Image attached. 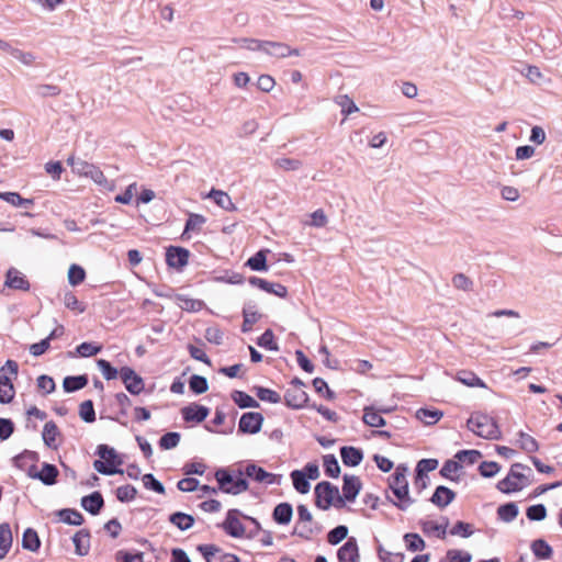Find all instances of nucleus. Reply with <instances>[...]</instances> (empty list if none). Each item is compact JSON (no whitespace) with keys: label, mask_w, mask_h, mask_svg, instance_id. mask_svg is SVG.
I'll return each mask as SVG.
<instances>
[{"label":"nucleus","mask_w":562,"mask_h":562,"mask_svg":"<svg viewBox=\"0 0 562 562\" xmlns=\"http://www.w3.org/2000/svg\"><path fill=\"white\" fill-rule=\"evenodd\" d=\"M220 490L228 494H239L248 488V483L241 476H233L225 470L215 473Z\"/></svg>","instance_id":"6e6552de"},{"label":"nucleus","mask_w":562,"mask_h":562,"mask_svg":"<svg viewBox=\"0 0 562 562\" xmlns=\"http://www.w3.org/2000/svg\"><path fill=\"white\" fill-rule=\"evenodd\" d=\"M518 441L520 448L528 453H533L539 449L537 440L524 431L518 432Z\"/></svg>","instance_id":"ea45409f"},{"label":"nucleus","mask_w":562,"mask_h":562,"mask_svg":"<svg viewBox=\"0 0 562 562\" xmlns=\"http://www.w3.org/2000/svg\"><path fill=\"white\" fill-rule=\"evenodd\" d=\"M257 344L267 349L277 351L279 349L276 340H274V334L271 329H267L257 340Z\"/></svg>","instance_id":"603ef678"},{"label":"nucleus","mask_w":562,"mask_h":562,"mask_svg":"<svg viewBox=\"0 0 562 562\" xmlns=\"http://www.w3.org/2000/svg\"><path fill=\"white\" fill-rule=\"evenodd\" d=\"M190 390L195 394H202L207 391V381L204 376L201 375H192L189 381Z\"/></svg>","instance_id":"6e6d98bb"},{"label":"nucleus","mask_w":562,"mask_h":562,"mask_svg":"<svg viewBox=\"0 0 562 562\" xmlns=\"http://www.w3.org/2000/svg\"><path fill=\"white\" fill-rule=\"evenodd\" d=\"M293 516V509L289 503L278 504L272 513L273 520L279 525H288Z\"/></svg>","instance_id":"4be33fe9"},{"label":"nucleus","mask_w":562,"mask_h":562,"mask_svg":"<svg viewBox=\"0 0 562 562\" xmlns=\"http://www.w3.org/2000/svg\"><path fill=\"white\" fill-rule=\"evenodd\" d=\"M249 42L251 44H256L258 49L263 50L268 55H271L277 58H285L292 55H300V52L297 49L291 48L289 45L284 43L259 40H250Z\"/></svg>","instance_id":"1a4fd4ad"},{"label":"nucleus","mask_w":562,"mask_h":562,"mask_svg":"<svg viewBox=\"0 0 562 562\" xmlns=\"http://www.w3.org/2000/svg\"><path fill=\"white\" fill-rule=\"evenodd\" d=\"M246 475L259 483H276V475L273 473H269L256 464H250L246 468Z\"/></svg>","instance_id":"aec40b11"},{"label":"nucleus","mask_w":562,"mask_h":562,"mask_svg":"<svg viewBox=\"0 0 562 562\" xmlns=\"http://www.w3.org/2000/svg\"><path fill=\"white\" fill-rule=\"evenodd\" d=\"M169 521L178 529L184 531L190 529L194 524V518L191 515L177 512L170 515Z\"/></svg>","instance_id":"7c9ffc66"},{"label":"nucleus","mask_w":562,"mask_h":562,"mask_svg":"<svg viewBox=\"0 0 562 562\" xmlns=\"http://www.w3.org/2000/svg\"><path fill=\"white\" fill-rule=\"evenodd\" d=\"M315 503L322 509H327L331 505L339 506L344 504L342 497L336 486L329 482H321L315 487Z\"/></svg>","instance_id":"0eeeda50"},{"label":"nucleus","mask_w":562,"mask_h":562,"mask_svg":"<svg viewBox=\"0 0 562 562\" xmlns=\"http://www.w3.org/2000/svg\"><path fill=\"white\" fill-rule=\"evenodd\" d=\"M255 391H256V395L258 396V398L260 401L272 403V404H277V403L281 402V395L271 389L257 386V387H255Z\"/></svg>","instance_id":"79ce46f5"},{"label":"nucleus","mask_w":562,"mask_h":562,"mask_svg":"<svg viewBox=\"0 0 562 562\" xmlns=\"http://www.w3.org/2000/svg\"><path fill=\"white\" fill-rule=\"evenodd\" d=\"M404 542L407 550L412 552L420 551L425 548V541L417 533H406L404 536Z\"/></svg>","instance_id":"c03bdc74"},{"label":"nucleus","mask_w":562,"mask_h":562,"mask_svg":"<svg viewBox=\"0 0 562 562\" xmlns=\"http://www.w3.org/2000/svg\"><path fill=\"white\" fill-rule=\"evenodd\" d=\"M120 378L131 394L137 395L144 390L143 379L132 368L122 367Z\"/></svg>","instance_id":"9b49d317"},{"label":"nucleus","mask_w":562,"mask_h":562,"mask_svg":"<svg viewBox=\"0 0 562 562\" xmlns=\"http://www.w3.org/2000/svg\"><path fill=\"white\" fill-rule=\"evenodd\" d=\"M273 165L284 171H294L301 168L302 161L299 159L282 157L276 159Z\"/></svg>","instance_id":"8fccbe9b"},{"label":"nucleus","mask_w":562,"mask_h":562,"mask_svg":"<svg viewBox=\"0 0 562 562\" xmlns=\"http://www.w3.org/2000/svg\"><path fill=\"white\" fill-rule=\"evenodd\" d=\"M245 515L238 509H229L226 514L225 519L220 527L233 538H255V532H247L245 525L241 521Z\"/></svg>","instance_id":"423d86ee"},{"label":"nucleus","mask_w":562,"mask_h":562,"mask_svg":"<svg viewBox=\"0 0 562 562\" xmlns=\"http://www.w3.org/2000/svg\"><path fill=\"white\" fill-rule=\"evenodd\" d=\"M247 265L255 271L267 270L265 251L260 250L255 256L250 257Z\"/></svg>","instance_id":"13d9d810"},{"label":"nucleus","mask_w":562,"mask_h":562,"mask_svg":"<svg viewBox=\"0 0 562 562\" xmlns=\"http://www.w3.org/2000/svg\"><path fill=\"white\" fill-rule=\"evenodd\" d=\"M482 457L481 452L477 450H462L456 454V458L461 462H467L469 464H474Z\"/></svg>","instance_id":"0e129e2a"},{"label":"nucleus","mask_w":562,"mask_h":562,"mask_svg":"<svg viewBox=\"0 0 562 562\" xmlns=\"http://www.w3.org/2000/svg\"><path fill=\"white\" fill-rule=\"evenodd\" d=\"M186 422L201 423L209 416V408L202 405L191 404L181 409Z\"/></svg>","instance_id":"f3484780"},{"label":"nucleus","mask_w":562,"mask_h":562,"mask_svg":"<svg viewBox=\"0 0 562 562\" xmlns=\"http://www.w3.org/2000/svg\"><path fill=\"white\" fill-rule=\"evenodd\" d=\"M452 284L456 289L463 290V291H470L472 289L473 282L464 273H457L452 278Z\"/></svg>","instance_id":"774afa93"},{"label":"nucleus","mask_w":562,"mask_h":562,"mask_svg":"<svg viewBox=\"0 0 562 562\" xmlns=\"http://www.w3.org/2000/svg\"><path fill=\"white\" fill-rule=\"evenodd\" d=\"M457 380L461 382L462 384L470 386V387H486L485 382L480 379L474 372L472 371H460L457 374Z\"/></svg>","instance_id":"c756f323"},{"label":"nucleus","mask_w":562,"mask_h":562,"mask_svg":"<svg viewBox=\"0 0 562 562\" xmlns=\"http://www.w3.org/2000/svg\"><path fill=\"white\" fill-rule=\"evenodd\" d=\"M449 562H471L472 555L463 550L451 549L447 552Z\"/></svg>","instance_id":"338daca9"},{"label":"nucleus","mask_w":562,"mask_h":562,"mask_svg":"<svg viewBox=\"0 0 562 562\" xmlns=\"http://www.w3.org/2000/svg\"><path fill=\"white\" fill-rule=\"evenodd\" d=\"M474 532L473 526L469 522L457 521L454 526L450 529V535L459 536L462 538H469Z\"/></svg>","instance_id":"864d4df0"},{"label":"nucleus","mask_w":562,"mask_h":562,"mask_svg":"<svg viewBox=\"0 0 562 562\" xmlns=\"http://www.w3.org/2000/svg\"><path fill=\"white\" fill-rule=\"evenodd\" d=\"M406 474L407 468L400 464L396 467L395 472L389 477V487L395 497L393 503L403 510L407 509L414 502L409 496Z\"/></svg>","instance_id":"f257e3e1"},{"label":"nucleus","mask_w":562,"mask_h":562,"mask_svg":"<svg viewBox=\"0 0 562 562\" xmlns=\"http://www.w3.org/2000/svg\"><path fill=\"white\" fill-rule=\"evenodd\" d=\"M136 488L133 485L126 484L116 488V497L121 502L133 501L136 496Z\"/></svg>","instance_id":"bf43d9fd"},{"label":"nucleus","mask_w":562,"mask_h":562,"mask_svg":"<svg viewBox=\"0 0 562 562\" xmlns=\"http://www.w3.org/2000/svg\"><path fill=\"white\" fill-rule=\"evenodd\" d=\"M263 416L257 412H249L241 415L238 430L244 434H257L260 431Z\"/></svg>","instance_id":"f8f14e48"},{"label":"nucleus","mask_w":562,"mask_h":562,"mask_svg":"<svg viewBox=\"0 0 562 562\" xmlns=\"http://www.w3.org/2000/svg\"><path fill=\"white\" fill-rule=\"evenodd\" d=\"M244 322L241 325V330L244 333L250 331L252 326L259 321L260 315L255 311H246L243 312Z\"/></svg>","instance_id":"680f3d73"},{"label":"nucleus","mask_w":562,"mask_h":562,"mask_svg":"<svg viewBox=\"0 0 562 562\" xmlns=\"http://www.w3.org/2000/svg\"><path fill=\"white\" fill-rule=\"evenodd\" d=\"M103 504V497L99 492H93L92 494L85 496L81 501L82 507L92 515H97Z\"/></svg>","instance_id":"a878e982"},{"label":"nucleus","mask_w":562,"mask_h":562,"mask_svg":"<svg viewBox=\"0 0 562 562\" xmlns=\"http://www.w3.org/2000/svg\"><path fill=\"white\" fill-rule=\"evenodd\" d=\"M19 366L14 360H7L4 366L0 369V403L8 404L11 403L15 395V390L13 383L10 379V375H18Z\"/></svg>","instance_id":"39448f33"},{"label":"nucleus","mask_w":562,"mask_h":562,"mask_svg":"<svg viewBox=\"0 0 562 562\" xmlns=\"http://www.w3.org/2000/svg\"><path fill=\"white\" fill-rule=\"evenodd\" d=\"M176 303L182 311L186 312H200L205 306L202 300L192 299L180 294L176 296Z\"/></svg>","instance_id":"bb28decb"},{"label":"nucleus","mask_w":562,"mask_h":562,"mask_svg":"<svg viewBox=\"0 0 562 562\" xmlns=\"http://www.w3.org/2000/svg\"><path fill=\"white\" fill-rule=\"evenodd\" d=\"M97 452L100 457V460H95L93 462V468L99 473L105 475L123 473V471L119 469L123 461L113 448L106 445H100Z\"/></svg>","instance_id":"7ed1b4c3"},{"label":"nucleus","mask_w":562,"mask_h":562,"mask_svg":"<svg viewBox=\"0 0 562 562\" xmlns=\"http://www.w3.org/2000/svg\"><path fill=\"white\" fill-rule=\"evenodd\" d=\"M530 549L539 560H549L553 555L552 547L543 539H536L531 542Z\"/></svg>","instance_id":"b1692460"},{"label":"nucleus","mask_w":562,"mask_h":562,"mask_svg":"<svg viewBox=\"0 0 562 562\" xmlns=\"http://www.w3.org/2000/svg\"><path fill=\"white\" fill-rule=\"evenodd\" d=\"M291 479L295 490L301 494H306L311 485L302 471L295 470L291 473Z\"/></svg>","instance_id":"58836bf2"},{"label":"nucleus","mask_w":562,"mask_h":562,"mask_svg":"<svg viewBox=\"0 0 562 562\" xmlns=\"http://www.w3.org/2000/svg\"><path fill=\"white\" fill-rule=\"evenodd\" d=\"M454 498L456 493L452 490L440 485L435 490V493L432 494L430 502L439 508H445Z\"/></svg>","instance_id":"a211bd4d"},{"label":"nucleus","mask_w":562,"mask_h":562,"mask_svg":"<svg viewBox=\"0 0 562 562\" xmlns=\"http://www.w3.org/2000/svg\"><path fill=\"white\" fill-rule=\"evenodd\" d=\"M86 271L78 265H71L68 270V281L71 285L76 286L85 281Z\"/></svg>","instance_id":"3c124183"},{"label":"nucleus","mask_w":562,"mask_h":562,"mask_svg":"<svg viewBox=\"0 0 562 562\" xmlns=\"http://www.w3.org/2000/svg\"><path fill=\"white\" fill-rule=\"evenodd\" d=\"M249 282L252 285H255L268 293H272L279 297H285L288 294V289L280 283H272V282H269L265 279L257 278V277L250 278Z\"/></svg>","instance_id":"dca6fc26"},{"label":"nucleus","mask_w":562,"mask_h":562,"mask_svg":"<svg viewBox=\"0 0 562 562\" xmlns=\"http://www.w3.org/2000/svg\"><path fill=\"white\" fill-rule=\"evenodd\" d=\"M180 442V434L167 432L159 440V447L162 450H169L176 448Z\"/></svg>","instance_id":"4d7b16f0"},{"label":"nucleus","mask_w":562,"mask_h":562,"mask_svg":"<svg viewBox=\"0 0 562 562\" xmlns=\"http://www.w3.org/2000/svg\"><path fill=\"white\" fill-rule=\"evenodd\" d=\"M42 437L47 447L53 449L58 448L60 431L55 422L49 420L44 425Z\"/></svg>","instance_id":"6ab92c4d"},{"label":"nucleus","mask_w":562,"mask_h":562,"mask_svg":"<svg viewBox=\"0 0 562 562\" xmlns=\"http://www.w3.org/2000/svg\"><path fill=\"white\" fill-rule=\"evenodd\" d=\"M33 476L41 480L45 485H53L56 483L58 470L53 464L44 463L42 470Z\"/></svg>","instance_id":"c85d7f7f"},{"label":"nucleus","mask_w":562,"mask_h":562,"mask_svg":"<svg viewBox=\"0 0 562 562\" xmlns=\"http://www.w3.org/2000/svg\"><path fill=\"white\" fill-rule=\"evenodd\" d=\"M424 533L435 536L439 539H445L447 535L448 519L443 525H440L434 520H425L420 524Z\"/></svg>","instance_id":"5701e85b"},{"label":"nucleus","mask_w":562,"mask_h":562,"mask_svg":"<svg viewBox=\"0 0 562 562\" xmlns=\"http://www.w3.org/2000/svg\"><path fill=\"white\" fill-rule=\"evenodd\" d=\"M525 469L530 471L529 468L520 463L513 464L507 476L497 483V488L506 494L522 490L529 484L527 475L522 473Z\"/></svg>","instance_id":"20e7f679"},{"label":"nucleus","mask_w":562,"mask_h":562,"mask_svg":"<svg viewBox=\"0 0 562 562\" xmlns=\"http://www.w3.org/2000/svg\"><path fill=\"white\" fill-rule=\"evenodd\" d=\"M299 520L295 526L294 532L301 537L308 538L313 532V516L305 505L297 506Z\"/></svg>","instance_id":"ddd939ff"},{"label":"nucleus","mask_w":562,"mask_h":562,"mask_svg":"<svg viewBox=\"0 0 562 562\" xmlns=\"http://www.w3.org/2000/svg\"><path fill=\"white\" fill-rule=\"evenodd\" d=\"M348 535V528L346 526H338L329 531L327 540L330 544H337L342 541Z\"/></svg>","instance_id":"69168bd1"},{"label":"nucleus","mask_w":562,"mask_h":562,"mask_svg":"<svg viewBox=\"0 0 562 562\" xmlns=\"http://www.w3.org/2000/svg\"><path fill=\"white\" fill-rule=\"evenodd\" d=\"M22 546L24 549H27L33 552L37 551L40 549L41 541H40L37 532L34 529L27 528L24 531L23 538H22Z\"/></svg>","instance_id":"72a5a7b5"},{"label":"nucleus","mask_w":562,"mask_h":562,"mask_svg":"<svg viewBox=\"0 0 562 562\" xmlns=\"http://www.w3.org/2000/svg\"><path fill=\"white\" fill-rule=\"evenodd\" d=\"M13 541L11 527L8 522L0 525V560L3 559L11 549Z\"/></svg>","instance_id":"393cba45"},{"label":"nucleus","mask_w":562,"mask_h":562,"mask_svg":"<svg viewBox=\"0 0 562 562\" xmlns=\"http://www.w3.org/2000/svg\"><path fill=\"white\" fill-rule=\"evenodd\" d=\"M209 198L213 199L214 202L225 211L236 210V205L233 203L231 196L222 190L212 189L209 193Z\"/></svg>","instance_id":"cd10ccee"},{"label":"nucleus","mask_w":562,"mask_h":562,"mask_svg":"<svg viewBox=\"0 0 562 562\" xmlns=\"http://www.w3.org/2000/svg\"><path fill=\"white\" fill-rule=\"evenodd\" d=\"M67 162L72 168V171L77 172L80 176H87V177L94 166L85 160H80V159L76 160L74 157L68 158Z\"/></svg>","instance_id":"49530a36"},{"label":"nucleus","mask_w":562,"mask_h":562,"mask_svg":"<svg viewBox=\"0 0 562 562\" xmlns=\"http://www.w3.org/2000/svg\"><path fill=\"white\" fill-rule=\"evenodd\" d=\"M304 384L297 378L293 379L284 393V402L289 407L301 408L307 402V394L303 389Z\"/></svg>","instance_id":"9d476101"},{"label":"nucleus","mask_w":562,"mask_h":562,"mask_svg":"<svg viewBox=\"0 0 562 562\" xmlns=\"http://www.w3.org/2000/svg\"><path fill=\"white\" fill-rule=\"evenodd\" d=\"M4 285L23 292L30 291L31 284L26 277L15 268H10L5 273Z\"/></svg>","instance_id":"2eb2a0df"},{"label":"nucleus","mask_w":562,"mask_h":562,"mask_svg":"<svg viewBox=\"0 0 562 562\" xmlns=\"http://www.w3.org/2000/svg\"><path fill=\"white\" fill-rule=\"evenodd\" d=\"M0 199L13 206L29 207L34 204L32 199H24L18 192H0Z\"/></svg>","instance_id":"2f4dec72"},{"label":"nucleus","mask_w":562,"mask_h":562,"mask_svg":"<svg viewBox=\"0 0 562 562\" xmlns=\"http://www.w3.org/2000/svg\"><path fill=\"white\" fill-rule=\"evenodd\" d=\"M97 364L106 380H114L117 378L120 372L114 367H112L109 361L99 359Z\"/></svg>","instance_id":"e2e57ef3"},{"label":"nucleus","mask_w":562,"mask_h":562,"mask_svg":"<svg viewBox=\"0 0 562 562\" xmlns=\"http://www.w3.org/2000/svg\"><path fill=\"white\" fill-rule=\"evenodd\" d=\"M469 430L474 432L476 436L487 439L497 440L501 438V430L496 420L483 413H473L467 422Z\"/></svg>","instance_id":"f03ea898"},{"label":"nucleus","mask_w":562,"mask_h":562,"mask_svg":"<svg viewBox=\"0 0 562 562\" xmlns=\"http://www.w3.org/2000/svg\"><path fill=\"white\" fill-rule=\"evenodd\" d=\"M190 252L182 247L170 246L166 251V262L168 266L181 269L188 265Z\"/></svg>","instance_id":"4468645a"},{"label":"nucleus","mask_w":562,"mask_h":562,"mask_svg":"<svg viewBox=\"0 0 562 562\" xmlns=\"http://www.w3.org/2000/svg\"><path fill=\"white\" fill-rule=\"evenodd\" d=\"M75 550L78 555H86L90 549V532L86 529L77 531L72 538Z\"/></svg>","instance_id":"412c9836"},{"label":"nucleus","mask_w":562,"mask_h":562,"mask_svg":"<svg viewBox=\"0 0 562 562\" xmlns=\"http://www.w3.org/2000/svg\"><path fill=\"white\" fill-rule=\"evenodd\" d=\"M76 350L80 357L88 358L98 355L102 350V346L85 341L77 346Z\"/></svg>","instance_id":"5fc2aeb1"},{"label":"nucleus","mask_w":562,"mask_h":562,"mask_svg":"<svg viewBox=\"0 0 562 562\" xmlns=\"http://www.w3.org/2000/svg\"><path fill=\"white\" fill-rule=\"evenodd\" d=\"M232 400L236 405H238L240 408H247V407H258L259 404L256 400H254L250 395L243 391H233L232 392Z\"/></svg>","instance_id":"f704fd0d"},{"label":"nucleus","mask_w":562,"mask_h":562,"mask_svg":"<svg viewBox=\"0 0 562 562\" xmlns=\"http://www.w3.org/2000/svg\"><path fill=\"white\" fill-rule=\"evenodd\" d=\"M64 304L76 314H81L86 311V305L77 299L74 292L70 291L65 293Z\"/></svg>","instance_id":"a19ab883"},{"label":"nucleus","mask_w":562,"mask_h":562,"mask_svg":"<svg viewBox=\"0 0 562 562\" xmlns=\"http://www.w3.org/2000/svg\"><path fill=\"white\" fill-rule=\"evenodd\" d=\"M442 412L440 411H430V409H426V408H420L417 411L416 413V417L425 423L426 425H434L436 424L437 422L440 420V418L442 417Z\"/></svg>","instance_id":"4c0bfd02"},{"label":"nucleus","mask_w":562,"mask_h":562,"mask_svg":"<svg viewBox=\"0 0 562 562\" xmlns=\"http://www.w3.org/2000/svg\"><path fill=\"white\" fill-rule=\"evenodd\" d=\"M88 384L86 375L78 376H66L63 382V386L66 392H75L83 389Z\"/></svg>","instance_id":"c9c22d12"},{"label":"nucleus","mask_w":562,"mask_h":562,"mask_svg":"<svg viewBox=\"0 0 562 562\" xmlns=\"http://www.w3.org/2000/svg\"><path fill=\"white\" fill-rule=\"evenodd\" d=\"M323 463L325 468V473L328 476L337 477L340 472V468L337 459L333 454H326L323 458Z\"/></svg>","instance_id":"09e8293b"},{"label":"nucleus","mask_w":562,"mask_h":562,"mask_svg":"<svg viewBox=\"0 0 562 562\" xmlns=\"http://www.w3.org/2000/svg\"><path fill=\"white\" fill-rule=\"evenodd\" d=\"M498 517L504 521H512L514 520L518 515V508L515 504L508 503L505 505H502L497 509Z\"/></svg>","instance_id":"de8ad7c7"},{"label":"nucleus","mask_w":562,"mask_h":562,"mask_svg":"<svg viewBox=\"0 0 562 562\" xmlns=\"http://www.w3.org/2000/svg\"><path fill=\"white\" fill-rule=\"evenodd\" d=\"M60 520L68 525L80 526L83 522V516L75 509H61L58 512Z\"/></svg>","instance_id":"e433bc0d"},{"label":"nucleus","mask_w":562,"mask_h":562,"mask_svg":"<svg viewBox=\"0 0 562 562\" xmlns=\"http://www.w3.org/2000/svg\"><path fill=\"white\" fill-rule=\"evenodd\" d=\"M364 424L371 427H380L384 425V419L380 412L374 411L372 407H367L362 417Z\"/></svg>","instance_id":"37998d69"},{"label":"nucleus","mask_w":562,"mask_h":562,"mask_svg":"<svg viewBox=\"0 0 562 562\" xmlns=\"http://www.w3.org/2000/svg\"><path fill=\"white\" fill-rule=\"evenodd\" d=\"M205 222L206 220L203 215L190 214L182 233V238L189 239L190 236L188 234L190 232H199Z\"/></svg>","instance_id":"473e14b6"},{"label":"nucleus","mask_w":562,"mask_h":562,"mask_svg":"<svg viewBox=\"0 0 562 562\" xmlns=\"http://www.w3.org/2000/svg\"><path fill=\"white\" fill-rule=\"evenodd\" d=\"M79 416L86 423H93L95 420V412L92 401L87 400L80 404Z\"/></svg>","instance_id":"a18cd8bd"},{"label":"nucleus","mask_w":562,"mask_h":562,"mask_svg":"<svg viewBox=\"0 0 562 562\" xmlns=\"http://www.w3.org/2000/svg\"><path fill=\"white\" fill-rule=\"evenodd\" d=\"M55 387V381L52 376L43 374L37 378V389L42 391L45 395L54 392Z\"/></svg>","instance_id":"052dcab7"}]
</instances>
